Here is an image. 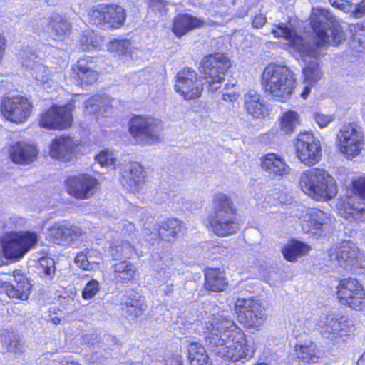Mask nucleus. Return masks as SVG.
Listing matches in <instances>:
<instances>
[{
	"mask_svg": "<svg viewBox=\"0 0 365 365\" xmlns=\"http://www.w3.org/2000/svg\"><path fill=\"white\" fill-rule=\"evenodd\" d=\"M103 38L93 31L83 34L80 39V47L83 51L100 48Z\"/></svg>",
	"mask_w": 365,
	"mask_h": 365,
	"instance_id": "37998d69",
	"label": "nucleus"
},
{
	"mask_svg": "<svg viewBox=\"0 0 365 365\" xmlns=\"http://www.w3.org/2000/svg\"><path fill=\"white\" fill-rule=\"evenodd\" d=\"M145 307L144 299L138 293L134 292L130 294L123 304V310L130 319H135L140 316Z\"/></svg>",
	"mask_w": 365,
	"mask_h": 365,
	"instance_id": "e433bc0d",
	"label": "nucleus"
},
{
	"mask_svg": "<svg viewBox=\"0 0 365 365\" xmlns=\"http://www.w3.org/2000/svg\"><path fill=\"white\" fill-rule=\"evenodd\" d=\"M310 250L311 247L305 243L292 240L283 247L282 252L287 261L294 262L299 258L307 255Z\"/></svg>",
	"mask_w": 365,
	"mask_h": 365,
	"instance_id": "c9c22d12",
	"label": "nucleus"
},
{
	"mask_svg": "<svg viewBox=\"0 0 365 365\" xmlns=\"http://www.w3.org/2000/svg\"><path fill=\"white\" fill-rule=\"evenodd\" d=\"M39 265L45 275L51 277L54 274V260L47 257H42L38 260Z\"/></svg>",
	"mask_w": 365,
	"mask_h": 365,
	"instance_id": "4d7b16f0",
	"label": "nucleus"
},
{
	"mask_svg": "<svg viewBox=\"0 0 365 365\" xmlns=\"http://www.w3.org/2000/svg\"><path fill=\"white\" fill-rule=\"evenodd\" d=\"M299 218L302 228L307 233L317 234L331 222L328 214L317 208L305 209Z\"/></svg>",
	"mask_w": 365,
	"mask_h": 365,
	"instance_id": "4be33fe9",
	"label": "nucleus"
},
{
	"mask_svg": "<svg viewBox=\"0 0 365 365\" xmlns=\"http://www.w3.org/2000/svg\"><path fill=\"white\" fill-rule=\"evenodd\" d=\"M296 151L301 163L308 166L315 165L322 158L320 142L309 133H303L298 136Z\"/></svg>",
	"mask_w": 365,
	"mask_h": 365,
	"instance_id": "f3484780",
	"label": "nucleus"
},
{
	"mask_svg": "<svg viewBox=\"0 0 365 365\" xmlns=\"http://www.w3.org/2000/svg\"><path fill=\"white\" fill-rule=\"evenodd\" d=\"M86 235V232L82 228L65 221L55 222L47 232V239L57 245H73Z\"/></svg>",
	"mask_w": 365,
	"mask_h": 365,
	"instance_id": "4468645a",
	"label": "nucleus"
},
{
	"mask_svg": "<svg viewBox=\"0 0 365 365\" xmlns=\"http://www.w3.org/2000/svg\"><path fill=\"white\" fill-rule=\"evenodd\" d=\"M302 192L315 200H327L337 193L334 178L326 170L312 168L304 171L299 178Z\"/></svg>",
	"mask_w": 365,
	"mask_h": 365,
	"instance_id": "39448f33",
	"label": "nucleus"
},
{
	"mask_svg": "<svg viewBox=\"0 0 365 365\" xmlns=\"http://www.w3.org/2000/svg\"><path fill=\"white\" fill-rule=\"evenodd\" d=\"M96 160L101 166H113L116 161V158L113 152L104 150L96 156Z\"/></svg>",
	"mask_w": 365,
	"mask_h": 365,
	"instance_id": "8fccbe9b",
	"label": "nucleus"
},
{
	"mask_svg": "<svg viewBox=\"0 0 365 365\" xmlns=\"http://www.w3.org/2000/svg\"><path fill=\"white\" fill-rule=\"evenodd\" d=\"M165 365H183L182 357L178 354H174L167 357Z\"/></svg>",
	"mask_w": 365,
	"mask_h": 365,
	"instance_id": "338daca9",
	"label": "nucleus"
},
{
	"mask_svg": "<svg viewBox=\"0 0 365 365\" xmlns=\"http://www.w3.org/2000/svg\"><path fill=\"white\" fill-rule=\"evenodd\" d=\"M1 346L8 352L21 354L24 352V343L21 337L11 331H6L0 336Z\"/></svg>",
	"mask_w": 365,
	"mask_h": 365,
	"instance_id": "58836bf2",
	"label": "nucleus"
},
{
	"mask_svg": "<svg viewBox=\"0 0 365 365\" xmlns=\"http://www.w3.org/2000/svg\"><path fill=\"white\" fill-rule=\"evenodd\" d=\"M299 57L306 63L303 69L304 83L307 85H314L322 78V73L318 63V58L320 57V48H319V55L317 56L303 57L299 53Z\"/></svg>",
	"mask_w": 365,
	"mask_h": 365,
	"instance_id": "7c9ffc66",
	"label": "nucleus"
},
{
	"mask_svg": "<svg viewBox=\"0 0 365 365\" xmlns=\"http://www.w3.org/2000/svg\"><path fill=\"white\" fill-rule=\"evenodd\" d=\"M25 225V220L20 217H12L6 222L5 227L8 230L18 229L24 227Z\"/></svg>",
	"mask_w": 365,
	"mask_h": 365,
	"instance_id": "e2e57ef3",
	"label": "nucleus"
},
{
	"mask_svg": "<svg viewBox=\"0 0 365 365\" xmlns=\"http://www.w3.org/2000/svg\"><path fill=\"white\" fill-rule=\"evenodd\" d=\"M167 2L165 0H148V12L162 16L165 13Z\"/></svg>",
	"mask_w": 365,
	"mask_h": 365,
	"instance_id": "864d4df0",
	"label": "nucleus"
},
{
	"mask_svg": "<svg viewBox=\"0 0 365 365\" xmlns=\"http://www.w3.org/2000/svg\"><path fill=\"white\" fill-rule=\"evenodd\" d=\"M237 210L232 199L224 193H217L213 199V212L208 218L212 232L220 237L233 235L239 230L236 222Z\"/></svg>",
	"mask_w": 365,
	"mask_h": 365,
	"instance_id": "20e7f679",
	"label": "nucleus"
},
{
	"mask_svg": "<svg viewBox=\"0 0 365 365\" xmlns=\"http://www.w3.org/2000/svg\"><path fill=\"white\" fill-rule=\"evenodd\" d=\"M25 65L26 67L31 68L33 71L32 74L38 81H40L43 84L48 83L49 78L48 71L46 66L41 63H36V62L31 63L30 60H26Z\"/></svg>",
	"mask_w": 365,
	"mask_h": 365,
	"instance_id": "c03bdc74",
	"label": "nucleus"
},
{
	"mask_svg": "<svg viewBox=\"0 0 365 365\" xmlns=\"http://www.w3.org/2000/svg\"><path fill=\"white\" fill-rule=\"evenodd\" d=\"M204 21L189 14H178L175 17L172 31L178 37L182 36L190 31L202 26Z\"/></svg>",
	"mask_w": 365,
	"mask_h": 365,
	"instance_id": "cd10ccee",
	"label": "nucleus"
},
{
	"mask_svg": "<svg viewBox=\"0 0 365 365\" xmlns=\"http://www.w3.org/2000/svg\"><path fill=\"white\" fill-rule=\"evenodd\" d=\"M111 255L115 259L121 257L130 258L134 253V247L126 240H117L112 242Z\"/></svg>",
	"mask_w": 365,
	"mask_h": 365,
	"instance_id": "79ce46f5",
	"label": "nucleus"
},
{
	"mask_svg": "<svg viewBox=\"0 0 365 365\" xmlns=\"http://www.w3.org/2000/svg\"><path fill=\"white\" fill-rule=\"evenodd\" d=\"M347 0H329V4L341 11H350L351 5L346 2Z\"/></svg>",
	"mask_w": 365,
	"mask_h": 365,
	"instance_id": "69168bd1",
	"label": "nucleus"
},
{
	"mask_svg": "<svg viewBox=\"0 0 365 365\" xmlns=\"http://www.w3.org/2000/svg\"><path fill=\"white\" fill-rule=\"evenodd\" d=\"M39 240V235L35 232L11 231L2 240L4 253L7 258L18 261L35 248Z\"/></svg>",
	"mask_w": 365,
	"mask_h": 365,
	"instance_id": "423d86ee",
	"label": "nucleus"
},
{
	"mask_svg": "<svg viewBox=\"0 0 365 365\" xmlns=\"http://www.w3.org/2000/svg\"><path fill=\"white\" fill-rule=\"evenodd\" d=\"M160 122L155 118L136 115L129 123V132L140 145H150L158 140Z\"/></svg>",
	"mask_w": 365,
	"mask_h": 365,
	"instance_id": "6e6552de",
	"label": "nucleus"
},
{
	"mask_svg": "<svg viewBox=\"0 0 365 365\" xmlns=\"http://www.w3.org/2000/svg\"><path fill=\"white\" fill-rule=\"evenodd\" d=\"M244 106L247 113L255 118H264L269 115V108L265 101L254 90L245 94Z\"/></svg>",
	"mask_w": 365,
	"mask_h": 365,
	"instance_id": "a878e982",
	"label": "nucleus"
},
{
	"mask_svg": "<svg viewBox=\"0 0 365 365\" xmlns=\"http://www.w3.org/2000/svg\"><path fill=\"white\" fill-rule=\"evenodd\" d=\"M120 182L129 192H138L145 182L143 168L137 162L125 165L121 172Z\"/></svg>",
	"mask_w": 365,
	"mask_h": 365,
	"instance_id": "5701e85b",
	"label": "nucleus"
},
{
	"mask_svg": "<svg viewBox=\"0 0 365 365\" xmlns=\"http://www.w3.org/2000/svg\"><path fill=\"white\" fill-rule=\"evenodd\" d=\"M235 312L240 322L247 328L258 329L266 319L261 304L251 298L237 299Z\"/></svg>",
	"mask_w": 365,
	"mask_h": 365,
	"instance_id": "9b49d317",
	"label": "nucleus"
},
{
	"mask_svg": "<svg viewBox=\"0 0 365 365\" xmlns=\"http://www.w3.org/2000/svg\"><path fill=\"white\" fill-rule=\"evenodd\" d=\"M314 119L320 128H325L329 125V123L334 120V117L331 115H327L321 113H317L314 115Z\"/></svg>",
	"mask_w": 365,
	"mask_h": 365,
	"instance_id": "680f3d73",
	"label": "nucleus"
},
{
	"mask_svg": "<svg viewBox=\"0 0 365 365\" xmlns=\"http://www.w3.org/2000/svg\"><path fill=\"white\" fill-rule=\"evenodd\" d=\"M19 283L17 287L6 284V294L11 298L26 300L28 299L31 284L26 276H17Z\"/></svg>",
	"mask_w": 365,
	"mask_h": 365,
	"instance_id": "4c0bfd02",
	"label": "nucleus"
},
{
	"mask_svg": "<svg viewBox=\"0 0 365 365\" xmlns=\"http://www.w3.org/2000/svg\"><path fill=\"white\" fill-rule=\"evenodd\" d=\"M294 73L287 66L269 64L262 75L264 92L276 100L284 102L290 98L295 88Z\"/></svg>",
	"mask_w": 365,
	"mask_h": 365,
	"instance_id": "7ed1b4c3",
	"label": "nucleus"
},
{
	"mask_svg": "<svg viewBox=\"0 0 365 365\" xmlns=\"http://www.w3.org/2000/svg\"><path fill=\"white\" fill-rule=\"evenodd\" d=\"M337 295L340 302L354 309H361L365 298L363 287L354 278L344 279L338 285Z\"/></svg>",
	"mask_w": 365,
	"mask_h": 365,
	"instance_id": "2eb2a0df",
	"label": "nucleus"
},
{
	"mask_svg": "<svg viewBox=\"0 0 365 365\" xmlns=\"http://www.w3.org/2000/svg\"><path fill=\"white\" fill-rule=\"evenodd\" d=\"M354 0H348L346 2L351 5L350 11H342L344 13L350 14L351 16L356 19H360L365 15V0H361L360 3L355 4Z\"/></svg>",
	"mask_w": 365,
	"mask_h": 365,
	"instance_id": "3c124183",
	"label": "nucleus"
},
{
	"mask_svg": "<svg viewBox=\"0 0 365 365\" xmlns=\"http://www.w3.org/2000/svg\"><path fill=\"white\" fill-rule=\"evenodd\" d=\"M336 145L339 151L347 158L358 156L364 148V135L356 125L344 124L336 135Z\"/></svg>",
	"mask_w": 365,
	"mask_h": 365,
	"instance_id": "1a4fd4ad",
	"label": "nucleus"
},
{
	"mask_svg": "<svg viewBox=\"0 0 365 365\" xmlns=\"http://www.w3.org/2000/svg\"><path fill=\"white\" fill-rule=\"evenodd\" d=\"M295 352L299 359L309 364L320 363L323 358V353L312 342L296 345Z\"/></svg>",
	"mask_w": 365,
	"mask_h": 365,
	"instance_id": "473e14b6",
	"label": "nucleus"
},
{
	"mask_svg": "<svg viewBox=\"0 0 365 365\" xmlns=\"http://www.w3.org/2000/svg\"><path fill=\"white\" fill-rule=\"evenodd\" d=\"M130 47V42L128 40H113L107 44V50L118 56L126 55Z\"/></svg>",
	"mask_w": 365,
	"mask_h": 365,
	"instance_id": "49530a36",
	"label": "nucleus"
},
{
	"mask_svg": "<svg viewBox=\"0 0 365 365\" xmlns=\"http://www.w3.org/2000/svg\"><path fill=\"white\" fill-rule=\"evenodd\" d=\"M17 276H25L19 270H14L12 272V274H9L8 279H4V277L0 278V284L1 288L3 291L6 292V284H11L15 287H17L19 283V279H17Z\"/></svg>",
	"mask_w": 365,
	"mask_h": 365,
	"instance_id": "13d9d810",
	"label": "nucleus"
},
{
	"mask_svg": "<svg viewBox=\"0 0 365 365\" xmlns=\"http://www.w3.org/2000/svg\"><path fill=\"white\" fill-rule=\"evenodd\" d=\"M359 197H347L339 206L340 215L348 220L352 222L364 221L365 209L359 202Z\"/></svg>",
	"mask_w": 365,
	"mask_h": 365,
	"instance_id": "bb28decb",
	"label": "nucleus"
},
{
	"mask_svg": "<svg viewBox=\"0 0 365 365\" xmlns=\"http://www.w3.org/2000/svg\"><path fill=\"white\" fill-rule=\"evenodd\" d=\"M351 31L353 33V43L359 44V49L365 48V27L361 24H357L352 26Z\"/></svg>",
	"mask_w": 365,
	"mask_h": 365,
	"instance_id": "09e8293b",
	"label": "nucleus"
},
{
	"mask_svg": "<svg viewBox=\"0 0 365 365\" xmlns=\"http://www.w3.org/2000/svg\"><path fill=\"white\" fill-rule=\"evenodd\" d=\"M318 325L324 338L334 340L351 331L352 322L346 317H339L334 313H330L322 317Z\"/></svg>",
	"mask_w": 365,
	"mask_h": 365,
	"instance_id": "6ab92c4d",
	"label": "nucleus"
},
{
	"mask_svg": "<svg viewBox=\"0 0 365 365\" xmlns=\"http://www.w3.org/2000/svg\"><path fill=\"white\" fill-rule=\"evenodd\" d=\"M73 108L72 103H68L64 106H52L41 115L39 125L51 130H63L69 128L73 121Z\"/></svg>",
	"mask_w": 365,
	"mask_h": 365,
	"instance_id": "ddd939ff",
	"label": "nucleus"
},
{
	"mask_svg": "<svg viewBox=\"0 0 365 365\" xmlns=\"http://www.w3.org/2000/svg\"><path fill=\"white\" fill-rule=\"evenodd\" d=\"M205 277V287L207 290L216 292H222L227 286V281L225 273L219 269H207Z\"/></svg>",
	"mask_w": 365,
	"mask_h": 365,
	"instance_id": "f704fd0d",
	"label": "nucleus"
},
{
	"mask_svg": "<svg viewBox=\"0 0 365 365\" xmlns=\"http://www.w3.org/2000/svg\"><path fill=\"white\" fill-rule=\"evenodd\" d=\"M267 18L263 14L256 15L252 22V26L255 29L262 28L266 23Z\"/></svg>",
	"mask_w": 365,
	"mask_h": 365,
	"instance_id": "774afa93",
	"label": "nucleus"
},
{
	"mask_svg": "<svg viewBox=\"0 0 365 365\" xmlns=\"http://www.w3.org/2000/svg\"><path fill=\"white\" fill-rule=\"evenodd\" d=\"M76 292H71L68 293L65 291L63 293L59 296V304L64 307L66 309H76L79 304L78 299H76Z\"/></svg>",
	"mask_w": 365,
	"mask_h": 365,
	"instance_id": "de8ad7c7",
	"label": "nucleus"
},
{
	"mask_svg": "<svg viewBox=\"0 0 365 365\" xmlns=\"http://www.w3.org/2000/svg\"><path fill=\"white\" fill-rule=\"evenodd\" d=\"M205 342L211 353L225 361L237 362L253 357L255 344L234 322L231 316L223 312L212 314L205 321Z\"/></svg>",
	"mask_w": 365,
	"mask_h": 365,
	"instance_id": "f257e3e1",
	"label": "nucleus"
},
{
	"mask_svg": "<svg viewBox=\"0 0 365 365\" xmlns=\"http://www.w3.org/2000/svg\"><path fill=\"white\" fill-rule=\"evenodd\" d=\"M298 115L296 112L288 111L281 119V130L286 134L292 133L298 125Z\"/></svg>",
	"mask_w": 365,
	"mask_h": 365,
	"instance_id": "a18cd8bd",
	"label": "nucleus"
},
{
	"mask_svg": "<svg viewBox=\"0 0 365 365\" xmlns=\"http://www.w3.org/2000/svg\"><path fill=\"white\" fill-rule=\"evenodd\" d=\"M354 187L360 197L365 200V178H360L354 182Z\"/></svg>",
	"mask_w": 365,
	"mask_h": 365,
	"instance_id": "0e129e2a",
	"label": "nucleus"
},
{
	"mask_svg": "<svg viewBox=\"0 0 365 365\" xmlns=\"http://www.w3.org/2000/svg\"><path fill=\"white\" fill-rule=\"evenodd\" d=\"M98 290V282L93 279L86 284L82 292V297L84 299H90L97 294Z\"/></svg>",
	"mask_w": 365,
	"mask_h": 365,
	"instance_id": "6e6d98bb",
	"label": "nucleus"
},
{
	"mask_svg": "<svg viewBox=\"0 0 365 365\" xmlns=\"http://www.w3.org/2000/svg\"><path fill=\"white\" fill-rule=\"evenodd\" d=\"M78 145V140L68 135H61L53 139L50 145L51 158L64 161L70 160Z\"/></svg>",
	"mask_w": 365,
	"mask_h": 365,
	"instance_id": "b1692460",
	"label": "nucleus"
},
{
	"mask_svg": "<svg viewBox=\"0 0 365 365\" xmlns=\"http://www.w3.org/2000/svg\"><path fill=\"white\" fill-rule=\"evenodd\" d=\"M120 225L122 227V233L125 236H129L131 239L136 236V228L134 224L132 222L124 220L120 222Z\"/></svg>",
	"mask_w": 365,
	"mask_h": 365,
	"instance_id": "052dcab7",
	"label": "nucleus"
},
{
	"mask_svg": "<svg viewBox=\"0 0 365 365\" xmlns=\"http://www.w3.org/2000/svg\"><path fill=\"white\" fill-rule=\"evenodd\" d=\"M188 358L190 365H208L209 358L202 345L192 343L188 347Z\"/></svg>",
	"mask_w": 365,
	"mask_h": 365,
	"instance_id": "a19ab883",
	"label": "nucleus"
},
{
	"mask_svg": "<svg viewBox=\"0 0 365 365\" xmlns=\"http://www.w3.org/2000/svg\"><path fill=\"white\" fill-rule=\"evenodd\" d=\"M67 192L79 200L90 198L96 190V179L87 174L69 177L66 181Z\"/></svg>",
	"mask_w": 365,
	"mask_h": 365,
	"instance_id": "aec40b11",
	"label": "nucleus"
},
{
	"mask_svg": "<svg viewBox=\"0 0 365 365\" xmlns=\"http://www.w3.org/2000/svg\"><path fill=\"white\" fill-rule=\"evenodd\" d=\"M91 58L79 59L73 66L72 70L76 74L81 83L92 84L98 79V73L92 67Z\"/></svg>",
	"mask_w": 365,
	"mask_h": 365,
	"instance_id": "2f4dec72",
	"label": "nucleus"
},
{
	"mask_svg": "<svg viewBox=\"0 0 365 365\" xmlns=\"http://www.w3.org/2000/svg\"><path fill=\"white\" fill-rule=\"evenodd\" d=\"M230 66L228 58L222 53L210 55L202 60L200 72L210 90L215 91L220 88L225 72Z\"/></svg>",
	"mask_w": 365,
	"mask_h": 365,
	"instance_id": "9d476101",
	"label": "nucleus"
},
{
	"mask_svg": "<svg viewBox=\"0 0 365 365\" xmlns=\"http://www.w3.org/2000/svg\"><path fill=\"white\" fill-rule=\"evenodd\" d=\"M48 29L56 36H62L70 31L71 24L62 16L54 13L49 17Z\"/></svg>",
	"mask_w": 365,
	"mask_h": 365,
	"instance_id": "ea45409f",
	"label": "nucleus"
},
{
	"mask_svg": "<svg viewBox=\"0 0 365 365\" xmlns=\"http://www.w3.org/2000/svg\"><path fill=\"white\" fill-rule=\"evenodd\" d=\"M135 266L128 261H120L113 264L112 276L117 283H125L132 280L136 274Z\"/></svg>",
	"mask_w": 365,
	"mask_h": 365,
	"instance_id": "72a5a7b5",
	"label": "nucleus"
},
{
	"mask_svg": "<svg viewBox=\"0 0 365 365\" xmlns=\"http://www.w3.org/2000/svg\"><path fill=\"white\" fill-rule=\"evenodd\" d=\"M175 89L185 100H193L201 96L203 83L197 73L187 67L177 73Z\"/></svg>",
	"mask_w": 365,
	"mask_h": 365,
	"instance_id": "f8f14e48",
	"label": "nucleus"
},
{
	"mask_svg": "<svg viewBox=\"0 0 365 365\" xmlns=\"http://www.w3.org/2000/svg\"><path fill=\"white\" fill-rule=\"evenodd\" d=\"M182 229V223L177 219H169L160 225L148 222L145 225L143 235L145 240L151 245L158 240L170 241L175 238Z\"/></svg>",
	"mask_w": 365,
	"mask_h": 365,
	"instance_id": "dca6fc26",
	"label": "nucleus"
},
{
	"mask_svg": "<svg viewBox=\"0 0 365 365\" xmlns=\"http://www.w3.org/2000/svg\"><path fill=\"white\" fill-rule=\"evenodd\" d=\"M32 105L26 98L13 96L2 101L1 110L4 118L14 123H22L31 113Z\"/></svg>",
	"mask_w": 365,
	"mask_h": 365,
	"instance_id": "a211bd4d",
	"label": "nucleus"
},
{
	"mask_svg": "<svg viewBox=\"0 0 365 365\" xmlns=\"http://www.w3.org/2000/svg\"><path fill=\"white\" fill-rule=\"evenodd\" d=\"M86 252L88 255L89 270L96 269L102 260L101 252L94 249H86Z\"/></svg>",
	"mask_w": 365,
	"mask_h": 365,
	"instance_id": "603ef678",
	"label": "nucleus"
},
{
	"mask_svg": "<svg viewBox=\"0 0 365 365\" xmlns=\"http://www.w3.org/2000/svg\"><path fill=\"white\" fill-rule=\"evenodd\" d=\"M310 24L316 36L312 41L297 35L284 24H279L276 29L272 30V34L277 38L286 39L291 51L299 53L303 57L317 56L319 48L326 44L337 46L346 39L341 26L327 9L313 8Z\"/></svg>",
	"mask_w": 365,
	"mask_h": 365,
	"instance_id": "f03ea898",
	"label": "nucleus"
},
{
	"mask_svg": "<svg viewBox=\"0 0 365 365\" xmlns=\"http://www.w3.org/2000/svg\"><path fill=\"white\" fill-rule=\"evenodd\" d=\"M178 263V260L167 255L160 257L158 261H155V264L156 278L163 283H168L177 270Z\"/></svg>",
	"mask_w": 365,
	"mask_h": 365,
	"instance_id": "c756f323",
	"label": "nucleus"
},
{
	"mask_svg": "<svg viewBox=\"0 0 365 365\" xmlns=\"http://www.w3.org/2000/svg\"><path fill=\"white\" fill-rule=\"evenodd\" d=\"M90 24L104 29H117L125 20V9L115 4H100L91 9L88 13Z\"/></svg>",
	"mask_w": 365,
	"mask_h": 365,
	"instance_id": "0eeeda50",
	"label": "nucleus"
},
{
	"mask_svg": "<svg viewBox=\"0 0 365 365\" xmlns=\"http://www.w3.org/2000/svg\"><path fill=\"white\" fill-rule=\"evenodd\" d=\"M359 250L351 240L343 241L339 245L330 249L329 259L335 267L347 269L357 259Z\"/></svg>",
	"mask_w": 365,
	"mask_h": 365,
	"instance_id": "412c9836",
	"label": "nucleus"
},
{
	"mask_svg": "<svg viewBox=\"0 0 365 365\" xmlns=\"http://www.w3.org/2000/svg\"><path fill=\"white\" fill-rule=\"evenodd\" d=\"M262 169L272 178H282L291 171L289 165L280 155L269 153L261 158Z\"/></svg>",
	"mask_w": 365,
	"mask_h": 365,
	"instance_id": "393cba45",
	"label": "nucleus"
},
{
	"mask_svg": "<svg viewBox=\"0 0 365 365\" xmlns=\"http://www.w3.org/2000/svg\"><path fill=\"white\" fill-rule=\"evenodd\" d=\"M38 152L34 146L26 143H16L11 146L9 155L15 163L28 164L37 157Z\"/></svg>",
	"mask_w": 365,
	"mask_h": 365,
	"instance_id": "c85d7f7f",
	"label": "nucleus"
},
{
	"mask_svg": "<svg viewBox=\"0 0 365 365\" xmlns=\"http://www.w3.org/2000/svg\"><path fill=\"white\" fill-rule=\"evenodd\" d=\"M103 107V106L98 96H93L85 102V109L89 114L100 112Z\"/></svg>",
	"mask_w": 365,
	"mask_h": 365,
	"instance_id": "5fc2aeb1",
	"label": "nucleus"
},
{
	"mask_svg": "<svg viewBox=\"0 0 365 365\" xmlns=\"http://www.w3.org/2000/svg\"><path fill=\"white\" fill-rule=\"evenodd\" d=\"M74 262L79 268L83 270H89L88 255H86V249L77 253Z\"/></svg>",
	"mask_w": 365,
	"mask_h": 365,
	"instance_id": "bf43d9fd",
	"label": "nucleus"
}]
</instances>
